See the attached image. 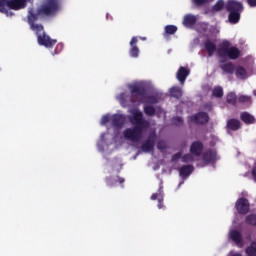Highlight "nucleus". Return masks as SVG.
Masks as SVG:
<instances>
[{"label":"nucleus","mask_w":256,"mask_h":256,"mask_svg":"<svg viewBox=\"0 0 256 256\" xmlns=\"http://www.w3.org/2000/svg\"><path fill=\"white\" fill-rule=\"evenodd\" d=\"M58 11H61V0H44L43 4L36 12L33 8H30L28 11V24L31 30L35 31L38 43L47 49L55 47L57 40L51 39L49 35L45 34L43 25L35 24V21H39L41 16L53 17Z\"/></svg>","instance_id":"nucleus-1"},{"label":"nucleus","mask_w":256,"mask_h":256,"mask_svg":"<svg viewBox=\"0 0 256 256\" xmlns=\"http://www.w3.org/2000/svg\"><path fill=\"white\" fill-rule=\"evenodd\" d=\"M130 122L135 126L124 130V137L128 141H132V143H139L143 137V131H145V129H149L151 124L143 118V112L139 110L132 113V119Z\"/></svg>","instance_id":"nucleus-2"},{"label":"nucleus","mask_w":256,"mask_h":256,"mask_svg":"<svg viewBox=\"0 0 256 256\" xmlns=\"http://www.w3.org/2000/svg\"><path fill=\"white\" fill-rule=\"evenodd\" d=\"M217 55L221 59L228 57V59L235 61L238 57H241V50L235 46H231L229 40H224L217 49Z\"/></svg>","instance_id":"nucleus-3"},{"label":"nucleus","mask_w":256,"mask_h":256,"mask_svg":"<svg viewBox=\"0 0 256 256\" xmlns=\"http://www.w3.org/2000/svg\"><path fill=\"white\" fill-rule=\"evenodd\" d=\"M226 11L229 13L228 21L232 25H237L241 21V13H243V3L230 0L226 3Z\"/></svg>","instance_id":"nucleus-4"},{"label":"nucleus","mask_w":256,"mask_h":256,"mask_svg":"<svg viewBox=\"0 0 256 256\" xmlns=\"http://www.w3.org/2000/svg\"><path fill=\"white\" fill-rule=\"evenodd\" d=\"M155 141H157V132L151 131L145 142L141 145L143 153H153L155 151Z\"/></svg>","instance_id":"nucleus-5"},{"label":"nucleus","mask_w":256,"mask_h":256,"mask_svg":"<svg viewBox=\"0 0 256 256\" xmlns=\"http://www.w3.org/2000/svg\"><path fill=\"white\" fill-rule=\"evenodd\" d=\"M130 93L133 97H137L138 101H143L147 95V89L141 84H133L129 86Z\"/></svg>","instance_id":"nucleus-6"},{"label":"nucleus","mask_w":256,"mask_h":256,"mask_svg":"<svg viewBox=\"0 0 256 256\" xmlns=\"http://www.w3.org/2000/svg\"><path fill=\"white\" fill-rule=\"evenodd\" d=\"M236 211L239 213V215H247L249 213L250 205H249V200L246 198H239L236 201L235 204Z\"/></svg>","instance_id":"nucleus-7"},{"label":"nucleus","mask_w":256,"mask_h":256,"mask_svg":"<svg viewBox=\"0 0 256 256\" xmlns=\"http://www.w3.org/2000/svg\"><path fill=\"white\" fill-rule=\"evenodd\" d=\"M191 121L197 125H205L209 123V114L207 112H198L191 117Z\"/></svg>","instance_id":"nucleus-8"},{"label":"nucleus","mask_w":256,"mask_h":256,"mask_svg":"<svg viewBox=\"0 0 256 256\" xmlns=\"http://www.w3.org/2000/svg\"><path fill=\"white\" fill-rule=\"evenodd\" d=\"M137 43H139V39L137 38V36H133L130 40L129 55L134 59H137V57H139V46H137Z\"/></svg>","instance_id":"nucleus-9"},{"label":"nucleus","mask_w":256,"mask_h":256,"mask_svg":"<svg viewBox=\"0 0 256 256\" xmlns=\"http://www.w3.org/2000/svg\"><path fill=\"white\" fill-rule=\"evenodd\" d=\"M6 5L9 9L19 11V9H25L27 7V0H9Z\"/></svg>","instance_id":"nucleus-10"},{"label":"nucleus","mask_w":256,"mask_h":256,"mask_svg":"<svg viewBox=\"0 0 256 256\" xmlns=\"http://www.w3.org/2000/svg\"><path fill=\"white\" fill-rule=\"evenodd\" d=\"M203 149L204 146L201 141H194L190 146V153L194 157H200V155L203 153Z\"/></svg>","instance_id":"nucleus-11"},{"label":"nucleus","mask_w":256,"mask_h":256,"mask_svg":"<svg viewBox=\"0 0 256 256\" xmlns=\"http://www.w3.org/2000/svg\"><path fill=\"white\" fill-rule=\"evenodd\" d=\"M190 73L191 71L188 68H185L183 66L179 67L176 77L181 85H185V81L187 80V77H189Z\"/></svg>","instance_id":"nucleus-12"},{"label":"nucleus","mask_w":256,"mask_h":256,"mask_svg":"<svg viewBox=\"0 0 256 256\" xmlns=\"http://www.w3.org/2000/svg\"><path fill=\"white\" fill-rule=\"evenodd\" d=\"M126 121H127V118L123 114H114L112 116V125L113 127H116L118 129H121V127L125 125Z\"/></svg>","instance_id":"nucleus-13"},{"label":"nucleus","mask_w":256,"mask_h":256,"mask_svg":"<svg viewBox=\"0 0 256 256\" xmlns=\"http://www.w3.org/2000/svg\"><path fill=\"white\" fill-rule=\"evenodd\" d=\"M230 239L238 246L243 247V236L241 235V232L239 230H231L230 233Z\"/></svg>","instance_id":"nucleus-14"},{"label":"nucleus","mask_w":256,"mask_h":256,"mask_svg":"<svg viewBox=\"0 0 256 256\" xmlns=\"http://www.w3.org/2000/svg\"><path fill=\"white\" fill-rule=\"evenodd\" d=\"M117 183H119L120 185H123L125 183V178H122V177H119V176L106 177L107 187H115V185Z\"/></svg>","instance_id":"nucleus-15"},{"label":"nucleus","mask_w":256,"mask_h":256,"mask_svg":"<svg viewBox=\"0 0 256 256\" xmlns=\"http://www.w3.org/2000/svg\"><path fill=\"white\" fill-rule=\"evenodd\" d=\"M202 159L205 163H213V161L217 159V152H215V150L208 149L203 153Z\"/></svg>","instance_id":"nucleus-16"},{"label":"nucleus","mask_w":256,"mask_h":256,"mask_svg":"<svg viewBox=\"0 0 256 256\" xmlns=\"http://www.w3.org/2000/svg\"><path fill=\"white\" fill-rule=\"evenodd\" d=\"M193 171H195L193 165H183L179 168V175L182 177V179H187V177H189Z\"/></svg>","instance_id":"nucleus-17"},{"label":"nucleus","mask_w":256,"mask_h":256,"mask_svg":"<svg viewBox=\"0 0 256 256\" xmlns=\"http://www.w3.org/2000/svg\"><path fill=\"white\" fill-rule=\"evenodd\" d=\"M204 47L209 57H213V55H215V51H217V45L213 41L206 40Z\"/></svg>","instance_id":"nucleus-18"},{"label":"nucleus","mask_w":256,"mask_h":256,"mask_svg":"<svg viewBox=\"0 0 256 256\" xmlns=\"http://www.w3.org/2000/svg\"><path fill=\"white\" fill-rule=\"evenodd\" d=\"M195 23H197V17H195V15L187 14L184 16V19H183L184 27H188V28L193 27Z\"/></svg>","instance_id":"nucleus-19"},{"label":"nucleus","mask_w":256,"mask_h":256,"mask_svg":"<svg viewBox=\"0 0 256 256\" xmlns=\"http://www.w3.org/2000/svg\"><path fill=\"white\" fill-rule=\"evenodd\" d=\"M240 119L246 125H253V123H255V116L249 114L248 112H242L240 115Z\"/></svg>","instance_id":"nucleus-20"},{"label":"nucleus","mask_w":256,"mask_h":256,"mask_svg":"<svg viewBox=\"0 0 256 256\" xmlns=\"http://www.w3.org/2000/svg\"><path fill=\"white\" fill-rule=\"evenodd\" d=\"M227 127L230 129V131H239V129H241V121L232 118L227 121Z\"/></svg>","instance_id":"nucleus-21"},{"label":"nucleus","mask_w":256,"mask_h":256,"mask_svg":"<svg viewBox=\"0 0 256 256\" xmlns=\"http://www.w3.org/2000/svg\"><path fill=\"white\" fill-rule=\"evenodd\" d=\"M170 97H174V99H181L183 97V89L179 86H174L170 88Z\"/></svg>","instance_id":"nucleus-22"},{"label":"nucleus","mask_w":256,"mask_h":256,"mask_svg":"<svg viewBox=\"0 0 256 256\" xmlns=\"http://www.w3.org/2000/svg\"><path fill=\"white\" fill-rule=\"evenodd\" d=\"M151 200L158 201V209H163V207H165V205H163V192H161V190H159L158 193H153L151 195Z\"/></svg>","instance_id":"nucleus-23"},{"label":"nucleus","mask_w":256,"mask_h":256,"mask_svg":"<svg viewBox=\"0 0 256 256\" xmlns=\"http://www.w3.org/2000/svg\"><path fill=\"white\" fill-rule=\"evenodd\" d=\"M238 103H240V105H244L245 107H251L253 100H252L251 96L239 95Z\"/></svg>","instance_id":"nucleus-24"},{"label":"nucleus","mask_w":256,"mask_h":256,"mask_svg":"<svg viewBox=\"0 0 256 256\" xmlns=\"http://www.w3.org/2000/svg\"><path fill=\"white\" fill-rule=\"evenodd\" d=\"M220 69H222V71L228 75H233V73H235V65H233L231 62L221 65Z\"/></svg>","instance_id":"nucleus-25"},{"label":"nucleus","mask_w":256,"mask_h":256,"mask_svg":"<svg viewBox=\"0 0 256 256\" xmlns=\"http://www.w3.org/2000/svg\"><path fill=\"white\" fill-rule=\"evenodd\" d=\"M226 101L230 105H233L234 107H237V103H238L237 94H235L234 92L228 93L227 96H226Z\"/></svg>","instance_id":"nucleus-26"},{"label":"nucleus","mask_w":256,"mask_h":256,"mask_svg":"<svg viewBox=\"0 0 256 256\" xmlns=\"http://www.w3.org/2000/svg\"><path fill=\"white\" fill-rule=\"evenodd\" d=\"M235 75L238 79H247V70L243 66H237Z\"/></svg>","instance_id":"nucleus-27"},{"label":"nucleus","mask_w":256,"mask_h":256,"mask_svg":"<svg viewBox=\"0 0 256 256\" xmlns=\"http://www.w3.org/2000/svg\"><path fill=\"white\" fill-rule=\"evenodd\" d=\"M227 8L225 6V1L223 0H218L212 7V11H215L216 13H219V11H223V9Z\"/></svg>","instance_id":"nucleus-28"},{"label":"nucleus","mask_w":256,"mask_h":256,"mask_svg":"<svg viewBox=\"0 0 256 256\" xmlns=\"http://www.w3.org/2000/svg\"><path fill=\"white\" fill-rule=\"evenodd\" d=\"M247 256H256V241H252L245 250Z\"/></svg>","instance_id":"nucleus-29"},{"label":"nucleus","mask_w":256,"mask_h":256,"mask_svg":"<svg viewBox=\"0 0 256 256\" xmlns=\"http://www.w3.org/2000/svg\"><path fill=\"white\" fill-rule=\"evenodd\" d=\"M212 95L213 97H216V99H221L224 95L223 87L221 86L214 87V89L212 90Z\"/></svg>","instance_id":"nucleus-30"},{"label":"nucleus","mask_w":256,"mask_h":256,"mask_svg":"<svg viewBox=\"0 0 256 256\" xmlns=\"http://www.w3.org/2000/svg\"><path fill=\"white\" fill-rule=\"evenodd\" d=\"M176 33H177V26H175V25L165 26V34L166 35H175Z\"/></svg>","instance_id":"nucleus-31"},{"label":"nucleus","mask_w":256,"mask_h":256,"mask_svg":"<svg viewBox=\"0 0 256 256\" xmlns=\"http://www.w3.org/2000/svg\"><path fill=\"white\" fill-rule=\"evenodd\" d=\"M144 113L148 117L155 116V113H156L155 107H153V106H144Z\"/></svg>","instance_id":"nucleus-32"},{"label":"nucleus","mask_w":256,"mask_h":256,"mask_svg":"<svg viewBox=\"0 0 256 256\" xmlns=\"http://www.w3.org/2000/svg\"><path fill=\"white\" fill-rule=\"evenodd\" d=\"M245 222L248 225H252L254 227H256V214H250L246 217Z\"/></svg>","instance_id":"nucleus-33"},{"label":"nucleus","mask_w":256,"mask_h":256,"mask_svg":"<svg viewBox=\"0 0 256 256\" xmlns=\"http://www.w3.org/2000/svg\"><path fill=\"white\" fill-rule=\"evenodd\" d=\"M213 1L215 0H192V3L196 5V7H203V5L213 3Z\"/></svg>","instance_id":"nucleus-34"},{"label":"nucleus","mask_w":256,"mask_h":256,"mask_svg":"<svg viewBox=\"0 0 256 256\" xmlns=\"http://www.w3.org/2000/svg\"><path fill=\"white\" fill-rule=\"evenodd\" d=\"M193 154H185L182 156V163H193L194 158Z\"/></svg>","instance_id":"nucleus-35"},{"label":"nucleus","mask_w":256,"mask_h":256,"mask_svg":"<svg viewBox=\"0 0 256 256\" xmlns=\"http://www.w3.org/2000/svg\"><path fill=\"white\" fill-rule=\"evenodd\" d=\"M157 149L161 152L165 151V149H167V143L163 140L158 141Z\"/></svg>","instance_id":"nucleus-36"},{"label":"nucleus","mask_w":256,"mask_h":256,"mask_svg":"<svg viewBox=\"0 0 256 256\" xmlns=\"http://www.w3.org/2000/svg\"><path fill=\"white\" fill-rule=\"evenodd\" d=\"M147 103H150V105H157L159 103V100L157 99L156 96H147Z\"/></svg>","instance_id":"nucleus-37"},{"label":"nucleus","mask_w":256,"mask_h":256,"mask_svg":"<svg viewBox=\"0 0 256 256\" xmlns=\"http://www.w3.org/2000/svg\"><path fill=\"white\" fill-rule=\"evenodd\" d=\"M173 123L177 127H181V126H183V118L177 116V117L173 118Z\"/></svg>","instance_id":"nucleus-38"},{"label":"nucleus","mask_w":256,"mask_h":256,"mask_svg":"<svg viewBox=\"0 0 256 256\" xmlns=\"http://www.w3.org/2000/svg\"><path fill=\"white\" fill-rule=\"evenodd\" d=\"M7 1L9 0H0V13H7V9L5 8V4L7 5Z\"/></svg>","instance_id":"nucleus-39"},{"label":"nucleus","mask_w":256,"mask_h":256,"mask_svg":"<svg viewBox=\"0 0 256 256\" xmlns=\"http://www.w3.org/2000/svg\"><path fill=\"white\" fill-rule=\"evenodd\" d=\"M182 155H183V153L177 152L176 154H174V155L172 156V161L175 162V161L181 159Z\"/></svg>","instance_id":"nucleus-40"},{"label":"nucleus","mask_w":256,"mask_h":256,"mask_svg":"<svg viewBox=\"0 0 256 256\" xmlns=\"http://www.w3.org/2000/svg\"><path fill=\"white\" fill-rule=\"evenodd\" d=\"M107 123H109V115H104L101 118V125H107Z\"/></svg>","instance_id":"nucleus-41"},{"label":"nucleus","mask_w":256,"mask_h":256,"mask_svg":"<svg viewBox=\"0 0 256 256\" xmlns=\"http://www.w3.org/2000/svg\"><path fill=\"white\" fill-rule=\"evenodd\" d=\"M247 3L250 7H256V0H247Z\"/></svg>","instance_id":"nucleus-42"},{"label":"nucleus","mask_w":256,"mask_h":256,"mask_svg":"<svg viewBox=\"0 0 256 256\" xmlns=\"http://www.w3.org/2000/svg\"><path fill=\"white\" fill-rule=\"evenodd\" d=\"M252 177H253V179H254V181H255V183H256V164H255V166L252 168Z\"/></svg>","instance_id":"nucleus-43"},{"label":"nucleus","mask_w":256,"mask_h":256,"mask_svg":"<svg viewBox=\"0 0 256 256\" xmlns=\"http://www.w3.org/2000/svg\"><path fill=\"white\" fill-rule=\"evenodd\" d=\"M143 41H145V38H142Z\"/></svg>","instance_id":"nucleus-44"},{"label":"nucleus","mask_w":256,"mask_h":256,"mask_svg":"<svg viewBox=\"0 0 256 256\" xmlns=\"http://www.w3.org/2000/svg\"><path fill=\"white\" fill-rule=\"evenodd\" d=\"M254 95H256V91H254Z\"/></svg>","instance_id":"nucleus-45"},{"label":"nucleus","mask_w":256,"mask_h":256,"mask_svg":"<svg viewBox=\"0 0 256 256\" xmlns=\"http://www.w3.org/2000/svg\"><path fill=\"white\" fill-rule=\"evenodd\" d=\"M0 71H1V68H0Z\"/></svg>","instance_id":"nucleus-46"}]
</instances>
